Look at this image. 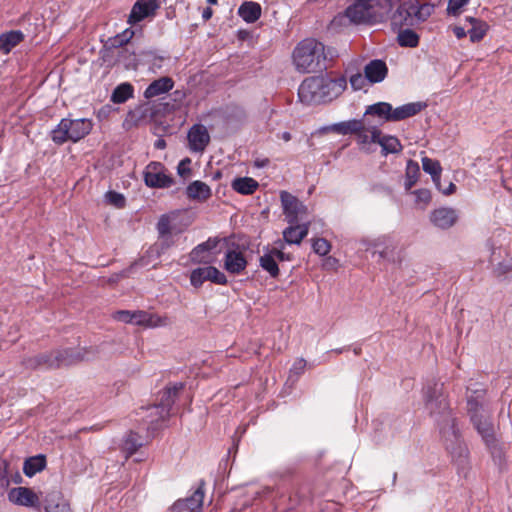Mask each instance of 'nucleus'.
Instances as JSON below:
<instances>
[{
  "label": "nucleus",
  "mask_w": 512,
  "mask_h": 512,
  "mask_svg": "<svg viewBox=\"0 0 512 512\" xmlns=\"http://www.w3.org/2000/svg\"><path fill=\"white\" fill-rule=\"evenodd\" d=\"M337 52L326 47L314 38L300 41L293 50L292 59L295 69L300 73H316L327 69V62L332 61Z\"/></svg>",
  "instance_id": "nucleus-1"
},
{
  "label": "nucleus",
  "mask_w": 512,
  "mask_h": 512,
  "mask_svg": "<svg viewBox=\"0 0 512 512\" xmlns=\"http://www.w3.org/2000/svg\"><path fill=\"white\" fill-rule=\"evenodd\" d=\"M98 354L97 347H84L77 350L63 349L30 356L23 361V364L29 369H56L80 361L94 360Z\"/></svg>",
  "instance_id": "nucleus-2"
},
{
  "label": "nucleus",
  "mask_w": 512,
  "mask_h": 512,
  "mask_svg": "<svg viewBox=\"0 0 512 512\" xmlns=\"http://www.w3.org/2000/svg\"><path fill=\"white\" fill-rule=\"evenodd\" d=\"M344 77L331 79L324 76H312L303 80L298 89V97L307 105L328 102L338 97L346 88Z\"/></svg>",
  "instance_id": "nucleus-3"
},
{
  "label": "nucleus",
  "mask_w": 512,
  "mask_h": 512,
  "mask_svg": "<svg viewBox=\"0 0 512 512\" xmlns=\"http://www.w3.org/2000/svg\"><path fill=\"white\" fill-rule=\"evenodd\" d=\"M442 384L433 383L424 389L425 406L431 415H439L442 420L440 431L446 441H458L459 431L455 419L451 417L447 399L442 391Z\"/></svg>",
  "instance_id": "nucleus-4"
},
{
  "label": "nucleus",
  "mask_w": 512,
  "mask_h": 512,
  "mask_svg": "<svg viewBox=\"0 0 512 512\" xmlns=\"http://www.w3.org/2000/svg\"><path fill=\"white\" fill-rule=\"evenodd\" d=\"M390 10V0H358L346 9V16L357 24H374L384 21Z\"/></svg>",
  "instance_id": "nucleus-5"
},
{
  "label": "nucleus",
  "mask_w": 512,
  "mask_h": 512,
  "mask_svg": "<svg viewBox=\"0 0 512 512\" xmlns=\"http://www.w3.org/2000/svg\"><path fill=\"white\" fill-rule=\"evenodd\" d=\"M92 127V120L87 118H63L51 131V139L57 145L68 141L78 142L91 132Z\"/></svg>",
  "instance_id": "nucleus-6"
},
{
  "label": "nucleus",
  "mask_w": 512,
  "mask_h": 512,
  "mask_svg": "<svg viewBox=\"0 0 512 512\" xmlns=\"http://www.w3.org/2000/svg\"><path fill=\"white\" fill-rule=\"evenodd\" d=\"M467 407L471 421L477 432L487 445L493 444L495 441L494 427L490 415L483 408V404L477 399L468 398Z\"/></svg>",
  "instance_id": "nucleus-7"
},
{
  "label": "nucleus",
  "mask_w": 512,
  "mask_h": 512,
  "mask_svg": "<svg viewBox=\"0 0 512 512\" xmlns=\"http://www.w3.org/2000/svg\"><path fill=\"white\" fill-rule=\"evenodd\" d=\"M183 387L184 385L182 383H176L163 390L159 403L151 408V420L149 423L152 429H157L159 422H163L169 418L170 409L179 391H181Z\"/></svg>",
  "instance_id": "nucleus-8"
},
{
  "label": "nucleus",
  "mask_w": 512,
  "mask_h": 512,
  "mask_svg": "<svg viewBox=\"0 0 512 512\" xmlns=\"http://www.w3.org/2000/svg\"><path fill=\"white\" fill-rule=\"evenodd\" d=\"M285 219L289 224H297L308 214V208L297 197L287 191L280 193Z\"/></svg>",
  "instance_id": "nucleus-9"
},
{
  "label": "nucleus",
  "mask_w": 512,
  "mask_h": 512,
  "mask_svg": "<svg viewBox=\"0 0 512 512\" xmlns=\"http://www.w3.org/2000/svg\"><path fill=\"white\" fill-rule=\"evenodd\" d=\"M143 175L146 186L150 188H169L174 183V179L166 174V168L160 162H150Z\"/></svg>",
  "instance_id": "nucleus-10"
},
{
  "label": "nucleus",
  "mask_w": 512,
  "mask_h": 512,
  "mask_svg": "<svg viewBox=\"0 0 512 512\" xmlns=\"http://www.w3.org/2000/svg\"><path fill=\"white\" fill-rule=\"evenodd\" d=\"M178 215V211H171L169 213L162 214L159 217L156 224V230L158 232L159 239H161V243L157 249L158 254L164 252L173 245V240L170 235L174 230V222Z\"/></svg>",
  "instance_id": "nucleus-11"
},
{
  "label": "nucleus",
  "mask_w": 512,
  "mask_h": 512,
  "mask_svg": "<svg viewBox=\"0 0 512 512\" xmlns=\"http://www.w3.org/2000/svg\"><path fill=\"white\" fill-rule=\"evenodd\" d=\"M207 280L219 285L227 283L225 274L214 266L197 268L191 272L190 282L194 287H200Z\"/></svg>",
  "instance_id": "nucleus-12"
},
{
  "label": "nucleus",
  "mask_w": 512,
  "mask_h": 512,
  "mask_svg": "<svg viewBox=\"0 0 512 512\" xmlns=\"http://www.w3.org/2000/svg\"><path fill=\"white\" fill-rule=\"evenodd\" d=\"M203 486L204 483L201 482L190 497L176 501L169 509V512H202L204 499Z\"/></svg>",
  "instance_id": "nucleus-13"
},
{
  "label": "nucleus",
  "mask_w": 512,
  "mask_h": 512,
  "mask_svg": "<svg viewBox=\"0 0 512 512\" xmlns=\"http://www.w3.org/2000/svg\"><path fill=\"white\" fill-rule=\"evenodd\" d=\"M9 500L17 505L25 507H33L40 510L41 501L40 497L30 488L17 487L13 488L8 493Z\"/></svg>",
  "instance_id": "nucleus-14"
},
{
  "label": "nucleus",
  "mask_w": 512,
  "mask_h": 512,
  "mask_svg": "<svg viewBox=\"0 0 512 512\" xmlns=\"http://www.w3.org/2000/svg\"><path fill=\"white\" fill-rule=\"evenodd\" d=\"M430 221L431 223L443 230H447L454 226L458 221L459 215L458 211L451 207H441L433 210L430 213Z\"/></svg>",
  "instance_id": "nucleus-15"
},
{
  "label": "nucleus",
  "mask_w": 512,
  "mask_h": 512,
  "mask_svg": "<svg viewBox=\"0 0 512 512\" xmlns=\"http://www.w3.org/2000/svg\"><path fill=\"white\" fill-rule=\"evenodd\" d=\"M189 148L193 152H202L210 142L207 128L202 124L193 125L188 132Z\"/></svg>",
  "instance_id": "nucleus-16"
},
{
  "label": "nucleus",
  "mask_w": 512,
  "mask_h": 512,
  "mask_svg": "<svg viewBox=\"0 0 512 512\" xmlns=\"http://www.w3.org/2000/svg\"><path fill=\"white\" fill-rule=\"evenodd\" d=\"M158 8V0H138L132 7L128 22L131 24L140 22L144 18L153 15Z\"/></svg>",
  "instance_id": "nucleus-17"
},
{
  "label": "nucleus",
  "mask_w": 512,
  "mask_h": 512,
  "mask_svg": "<svg viewBox=\"0 0 512 512\" xmlns=\"http://www.w3.org/2000/svg\"><path fill=\"white\" fill-rule=\"evenodd\" d=\"M44 512H72L70 504L64 499L60 491H51L46 493L41 501Z\"/></svg>",
  "instance_id": "nucleus-18"
},
{
  "label": "nucleus",
  "mask_w": 512,
  "mask_h": 512,
  "mask_svg": "<svg viewBox=\"0 0 512 512\" xmlns=\"http://www.w3.org/2000/svg\"><path fill=\"white\" fill-rule=\"evenodd\" d=\"M135 324L147 328L163 327L168 325V317L160 316L155 313H149L146 311H135Z\"/></svg>",
  "instance_id": "nucleus-19"
},
{
  "label": "nucleus",
  "mask_w": 512,
  "mask_h": 512,
  "mask_svg": "<svg viewBox=\"0 0 512 512\" xmlns=\"http://www.w3.org/2000/svg\"><path fill=\"white\" fill-rule=\"evenodd\" d=\"M247 260L242 252L237 250H228L225 254L224 268L231 274H240L245 270Z\"/></svg>",
  "instance_id": "nucleus-20"
},
{
  "label": "nucleus",
  "mask_w": 512,
  "mask_h": 512,
  "mask_svg": "<svg viewBox=\"0 0 512 512\" xmlns=\"http://www.w3.org/2000/svg\"><path fill=\"white\" fill-rule=\"evenodd\" d=\"M309 226V222L303 224H290L289 227L283 231V239L285 243L299 245L308 235Z\"/></svg>",
  "instance_id": "nucleus-21"
},
{
  "label": "nucleus",
  "mask_w": 512,
  "mask_h": 512,
  "mask_svg": "<svg viewBox=\"0 0 512 512\" xmlns=\"http://www.w3.org/2000/svg\"><path fill=\"white\" fill-rule=\"evenodd\" d=\"M365 78L371 83H379L385 79L388 73L387 65L382 60L370 61L364 69Z\"/></svg>",
  "instance_id": "nucleus-22"
},
{
  "label": "nucleus",
  "mask_w": 512,
  "mask_h": 512,
  "mask_svg": "<svg viewBox=\"0 0 512 512\" xmlns=\"http://www.w3.org/2000/svg\"><path fill=\"white\" fill-rule=\"evenodd\" d=\"M391 25L393 28H401L403 26H413L414 20L412 11H410V2H403L391 16Z\"/></svg>",
  "instance_id": "nucleus-23"
},
{
  "label": "nucleus",
  "mask_w": 512,
  "mask_h": 512,
  "mask_svg": "<svg viewBox=\"0 0 512 512\" xmlns=\"http://www.w3.org/2000/svg\"><path fill=\"white\" fill-rule=\"evenodd\" d=\"M425 107L426 105L421 102L407 103L395 109L391 106V122L401 121L412 117L418 114Z\"/></svg>",
  "instance_id": "nucleus-24"
},
{
  "label": "nucleus",
  "mask_w": 512,
  "mask_h": 512,
  "mask_svg": "<svg viewBox=\"0 0 512 512\" xmlns=\"http://www.w3.org/2000/svg\"><path fill=\"white\" fill-rule=\"evenodd\" d=\"M186 195L190 200L205 202L211 197L212 190L205 182L196 180L187 186Z\"/></svg>",
  "instance_id": "nucleus-25"
},
{
  "label": "nucleus",
  "mask_w": 512,
  "mask_h": 512,
  "mask_svg": "<svg viewBox=\"0 0 512 512\" xmlns=\"http://www.w3.org/2000/svg\"><path fill=\"white\" fill-rule=\"evenodd\" d=\"M174 86V81L170 77H161L154 80L144 91V97L151 99L170 91Z\"/></svg>",
  "instance_id": "nucleus-26"
},
{
  "label": "nucleus",
  "mask_w": 512,
  "mask_h": 512,
  "mask_svg": "<svg viewBox=\"0 0 512 512\" xmlns=\"http://www.w3.org/2000/svg\"><path fill=\"white\" fill-rule=\"evenodd\" d=\"M380 135L381 131L377 126L370 125L367 123L366 119H363L362 129L356 133L358 143L362 145L363 148L368 144L377 143Z\"/></svg>",
  "instance_id": "nucleus-27"
},
{
  "label": "nucleus",
  "mask_w": 512,
  "mask_h": 512,
  "mask_svg": "<svg viewBox=\"0 0 512 512\" xmlns=\"http://www.w3.org/2000/svg\"><path fill=\"white\" fill-rule=\"evenodd\" d=\"M24 39V35L19 30H12L0 35V51L3 54H8Z\"/></svg>",
  "instance_id": "nucleus-28"
},
{
  "label": "nucleus",
  "mask_w": 512,
  "mask_h": 512,
  "mask_svg": "<svg viewBox=\"0 0 512 512\" xmlns=\"http://www.w3.org/2000/svg\"><path fill=\"white\" fill-rule=\"evenodd\" d=\"M238 15L247 23L256 22L261 16L260 4L246 1L238 8Z\"/></svg>",
  "instance_id": "nucleus-29"
},
{
  "label": "nucleus",
  "mask_w": 512,
  "mask_h": 512,
  "mask_svg": "<svg viewBox=\"0 0 512 512\" xmlns=\"http://www.w3.org/2000/svg\"><path fill=\"white\" fill-rule=\"evenodd\" d=\"M409 2L414 24L425 21L434 10V6L428 3L420 4L417 0H409Z\"/></svg>",
  "instance_id": "nucleus-30"
},
{
  "label": "nucleus",
  "mask_w": 512,
  "mask_h": 512,
  "mask_svg": "<svg viewBox=\"0 0 512 512\" xmlns=\"http://www.w3.org/2000/svg\"><path fill=\"white\" fill-rule=\"evenodd\" d=\"M362 120L352 119L335 123L329 127V129L340 135L356 134L357 131L362 129Z\"/></svg>",
  "instance_id": "nucleus-31"
},
{
  "label": "nucleus",
  "mask_w": 512,
  "mask_h": 512,
  "mask_svg": "<svg viewBox=\"0 0 512 512\" xmlns=\"http://www.w3.org/2000/svg\"><path fill=\"white\" fill-rule=\"evenodd\" d=\"M231 187L236 192L242 194V195H250L253 194L257 188L259 187V184L256 180L250 177H240L236 178L232 181Z\"/></svg>",
  "instance_id": "nucleus-32"
},
{
  "label": "nucleus",
  "mask_w": 512,
  "mask_h": 512,
  "mask_svg": "<svg viewBox=\"0 0 512 512\" xmlns=\"http://www.w3.org/2000/svg\"><path fill=\"white\" fill-rule=\"evenodd\" d=\"M46 467V457L42 454L29 457L23 465V472L26 476L32 477Z\"/></svg>",
  "instance_id": "nucleus-33"
},
{
  "label": "nucleus",
  "mask_w": 512,
  "mask_h": 512,
  "mask_svg": "<svg viewBox=\"0 0 512 512\" xmlns=\"http://www.w3.org/2000/svg\"><path fill=\"white\" fill-rule=\"evenodd\" d=\"M391 104L387 102H378L370 105L365 111V116H377L382 122H391Z\"/></svg>",
  "instance_id": "nucleus-34"
},
{
  "label": "nucleus",
  "mask_w": 512,
  "mask_h": 512,
  "mask_svg": "<svg viewBox=\"0 0 512 512\" xmlns=\"http://www.w3.org/2000/svg\"><path fill=\"white\" fill-rule=\"evenodd\" d=\"M466 20L471 24V28L468 29V35L472 42H478L485 36L488 25L479 19L473 17H466Z\"/></svg>",
  "instance_id": "nucleus-35"
},
{
  "label": "nucleus",
  "mask_w": 512,
  "mask_h": 512,
  "mask_svg": "<svg viewBox=\"0 0 512 512\" xmlns=\"http://www.w3.org/2000/svg\"><path fill=\"white\" fill-rule=\"evenodd\" d=\"M422 167L426 173L431 175L432 180L437 188H440V178L442 172L440 162L425 156L422 158Z\"/></svg>",
  "instance_id": "nucleus-36"
},
{
  "label": "nucleus",
  "mask_w": 512,
  "mask_h": 512,
  "mask_svg": "<svg viewBox=\"0 0 512 512\" xmlns=\"http://www.w3.org/2000/svg\"><path fill=\"white\" fill-rule=\"evenodd\" d=\"M381 148L382 153L384 155H387L389 153L396 154L399 153L402 150V145L398 138L394 136H379V140L377 142Z\"/></svg>",
  "instance_id": "nucleus-37"
},
{
  "label": "nucleus",
  "mask_w": 512,
  "mask_h": 512,
  "mask_svg": "<svg viewBox=\"0 0 512 512\" xmlns=\"http://www.w3.org/2000/svg\"><path fill=\"white\" fill-rule=\"evenodd\" d=\"M420 168L417 162L408 160L405 170V189L410 190L418 181Z\"/></svg>",
  "instance_id": "nucleus-38"
},
{
  "label": "nucleus",
  "mask_w": 512,
  "mask_h": 512,
  "mask_svg": "<svg viewBox=\"0 0 512 512\" xmlns=\"http://www.w3.org/2000/svg\"><path fill=\"white\" fill-rule=\"evenodd\" d=\"M133 91V86L130 83H122L114 89L111 100L117 104L124 103L133 96Z\"/></svg>",
  "instance_id": "nucleus-39"
},
{
  "label": "nucleus",
  "mask_w": 512,
  "mask_h": 512,
  "mask_svg": "<svg viewBox=\"0 0 512 512\" xmlns=\"http://www.w3.org/2000/svg\"><path fill=\"white\" fill-rule=\"evenodd\" d=\"M260 266L269 273V275L273 278H276L279 275V268L276 262L275 256L268 251L264 253L260 259Z\"/></svg>",
  "instance_id": "nucleus-40"
},
{
  "label": "nucleus",
  "mask_w": 512,
  "mask_h": 512,
  "mask_svg": "<svg viewBox=\"0 0 512 512\" xmlns=\"http://www.w3.org/2000/svg\"><path fill=\"white\" fill-rule=\"evenodd\" d=\"M11 474L10 463L6 459L0 458V496L7 492L10 486L9 476Z\"/></svg>",
  "instance_id": "nucleus-41"
},
{
  "label": "nucleus",
  "mask_w": 512,
  "mask_h": 512,
  "mask_svg": "<svg viewBox=\"0 0 512 512\" xmlns=\"http://www.w3.org/2000/svg\"><path fill=\"white\" fill-rule=\"evenodd\" d=\"M398 43L402 47H416L419 43V36L411 29H405L398 34Z\"/></svg>",
  "instance_id": "nucleus-42"
},
{
  "label": "nucleus",
  "mask_w": 512,
  "mask_h": 512,
  "mask_svg": "<svg viewBox=\"0 0 512 512\" xmlns=\"http://www.w3.org/2000/svg\"><path fill=\"white\" fill-rule=\"evenodd\" d=\"M143 443L140 441V436L137 433L129 432L123 442V450L128 456L134 454Z\"/></svg>",
  "instance_id": "nucleus-43"
},
{
  "label": "nucleus",
  "mask_w": 512,
  "mask_h": 512,
  "mask_svg": "<svg viewBox=\"0 0 512 512\" xmlns=\"http://www.w3.org/2000/svg\"><path fill=\"white\" fill-rule=\"evenodd\" d=\"M312 248L316 254L324 256L330 252L331 245L326 239L317 238L313 241Z\"/></svg>",
  "instance_id": "nucleus-44"
},
{
  "label": "nucleus",
  "mask_w": 512,
  "mask_h": 512,
  "mask_svg": "<svg viewBox=\"0 0 512 512\" xmlns=\"http://www.w3.org/2000/svg\"><path fill=\"white\" fill-rule=\"evenodd\" d=\"M105 198L108 203L114 205L115 207L122 208L125 205V197L121 193L108 191L105 195Z\"/></svg>",
  "instance_id": "nucleus-45"
},
{
  "label": "nucleus",
  "mask_w": 512,
  "mask_h": 512,
  "mask_svg": "<svg viewBox=\"0 0 512 512\" xmlns=\"http://www.w3.org/2000/svg\"><path fill=\"white\" fill-rule=\"evenodd\" d=\"M120 60L126 61V66L136 65L137 59L134 51H130L128 47H124L119 51L118 55Z\"/></svg>",
  "instance_id": "nucleus-46"
},
{
  "label": "nucleus",
  "mask_w": 512,
  "mask_h": 512,
  "mask_svg": "<svg viewBox=\"0 0 512 512\" xmlns=\"http://www.w3.org/2000/svg\"><path fill=\"white\" fill-rule=\"evenodd\" d=\"M190 164H191L190 158H184L179 162V164L177 166V173L179 174V176H181L184 179H186L190 176V174H191Z\"/></svg>",
  "instance_id": "nucleus-47"
},
{
  "label": "nucleus",
  "mask_w": 512,
  "mask_h": 512,
  "mask_svg": "<svg viewBox=\"0 0 512 512\" xmlns=\"http://www.w3.org/2000/svg\"><path fill=\"white\" fill-rule=\"evenodd\" d=\"M416 202L426 206L431 201V192L428 189H418L414 191Z\"/></svg>",
  "instance_id": "nucleus-48"
},
{
  "label": "nucleus",
  "mask_w": 512,
  "mask_h": 512,
  "mask_svg": "<svg viewBox=\"0 0 512 512\" xmlns=\"http://www.w3.org/2000/svg\"><path fill=\"white\" fill-rule=\"evenodd\" d=\"M468 2L469 0H449L447 11L449 14L457 15L459 13V10Z\"/></svg>",
  "instance_id": "nucleus-49"
},
{
  "label": "nucleus",
  "mask_w": 512,
  "mask_h": 512,
  "mask_svg": "<svg viewBox=\"0 0 512 512\" xmlns=\"http://www.w3.org/2000/svg\"><path fill=\"white\" fill-rule=\"evenodd\" d=\"M220 242V239L217 238V237H213V238H209L207 241L199 244L196 246V250H204L205 252H208L214 248L217 247V245L219 244Z\"/></svg>",
  "instance_id": "nucleus-50"
},
{
  "label": "nucleus",
  "mask_w": 512,
  "mask_h": 512,
  "mask_svg": "<svg viewBox=\"0 0 512 512\" xmlns=\"http://www.w3.org/2000/svg\"><path fill=\"white\" fill-rule=\"evenodd\" d=\"M134 316H135V311L131 312V311H127V310H121V311L116 312V318L119 321H122L124 323L135 324Z\"/></svg>",
  "instance_id": "nucleus-51"
},
{
  "label": "nucleus",
  "mask_w": 512,
  "mask_h": 512,
  "mask_svg": "<svg viewBox=\"0 0 512 512\" xmlns=\"http://www.w3.org/2000/svg\"><path fill=\"white\" fill-rule=\"evenodd\" d=\"M365 80V76H362L360 73H356L350 77V84L354 90H360L363 88Z\"/></svg>",
  "instance_id": "nucleus-52"
},
{
  "label": "nucleus",
  "mask_w": 512,
  "mask_h": 512,
  "mask_svg": "<svg viewBox=\"0 0 512 512\" xmlns=\"http://www.w3.org/2000/svg\"><path fill=\"white\" fill-rule=\"evenodd\" d=\"M204 250H196V247H194L190 253L191 261L194 263H207L208 260L205 256Z\"/></svg>",
  "instance_id": "nucleus-53"
},
{
  "label": "nucleus",
  "mask_w": 512,
  "mask_h": 512,
  "mask_svg": "<svg viewBox=\"0 0 512 512\" xmlns=\"http://www.w3.org/2000/svg\"><path fill=\"white\" fill-rule=\"evenodd\" d=\"M305 367H306V361L303 358L297 359L291 368V372L299 375V374L303 373Z\"/></svg>",
  "instance_id": "nucleus-54"
},
{
  "label": "nucleus",
  "mask_w": 512,
  "mask_h": 512,
  "mask_svg": "<svg viewBox=\"0 0 512 512\" xmlns=\"http://www.w3.org/2000/svg\"><path fill=\"white\" fill-rule=\"evenodd\" d=\"M269 251L273 254V256H275L276 260H279V261L290 260V257L288 255H286L281 249L273 248Z\"/></svg>",
  "instance_id": "nucleus-55"
},
{
  "label": "nucleus",
  "mask_w": 512,
  "mask_h": 512,
  "mask_svg": "<svg viewBox=\"0 0 512 512\" xmlns=\"http://www.w3.org/2000/svg\"><path fill=\"white\" fill-rule=\"evenodd\" d=\"M453 32L458 39H461L468 34V30L466 31L464 27L460 26H455Z\"/></svg>",
  "instance_id": "nucleus-56"
},
{
  "label": "nucleus",
  "mask_w": 512,
  "mask_h": 512,
  "mask_svg": "<svg viewBox=\"0 0 512 512\" xmlns=\"http://www.w3.org/2000/svg\"><path fill=\"white\" fill-rule=\"evenodd\" d=\"M438 189L440 191H442L443 194L450 195V194L454 193V191L456 189V186L453 183L450 182L447 188H442L440 186V188H438Z\"/></svg>",
  "instance_id": "nucleus-57"
},
{
  "label": "nucleus",
  "mask_w": 512,
  "mask_h": 512,
  "mask_svg": "<svg viewBox=\"0 0 512 512\" xmlns=\"http://www.w3.org/2000/svg\"><path fill=\"white\" fill-rule=\"evenodd\" d=\"M213 15V10L210 8V7H207L203 10V13H202V18L205 20V21H208Z\"/></svg>",
  "instance_id": "nucleus-58"
},
{
  "label": "nucleus",
  "mask_w": 512,
  "mask_h": 512,
  "mask_svg": "<svg viewBox=\"0 0 512 512\" xmlns=\"http://www.w3.org/2000/svg\"><path fill=\"white\" fill-rule=\"evenodd\" d=\"M268 163H269V160L267 158L255 160V166H257L259 168H263V167L267 166Z\"/></svg>",
  "instance_id": "nucleus-59"
},
{
  "label": "nucleus",
  "mask_w": 512,
  "mask_h": 512,
  "mask_svg": "<svg viewBox=\"0 0 512 512\" xmlns=\"http://www.w3.org/2000/svg\"><path fill=\"white\" fill-rule=\"evenodd\" d=\"M155 147L157 149H164L166 147V142L165 140L163 139H158L156 142H155Z\"/></svg>",
  "instance_id": "nucleus-60"
},
{
  "label": "nucleus",
  "mask_w": 512,
  "mask_h": 512,
  "mask_svg": "<svg viewBox=\"0 0 512 512\" xmlns=\"http://www.w3.org/2000/svg\"><path fill=\"white\" fill-rule=\"evenodd\" d=\"M282 139L286 142L289 141L291 139V134L289 132H284L282 134Z\"/></svg>",
  "instance_id": "nucleus-61"
},
{
  "label": "nucleus",
  "mask_w": 512,
  "mask_h": 512,
  "mask_svg": "<svg viewBox=\"0 0 512 512\" xmlns=\"http://www.w3.org/2000/svg\"><path fill=\"white\" fill-rule=\"evenodd\" d=\"M22 481V477L19 473H16L15 475V478H14V482L15 483H20Z\"/></svg>",
  "instance_id": "nucleus-62"
},
{
  "label": "nucleus",
  "mask_w": 512,
  "mask_h": 512,
  "mask_svg": "<svg viewBox=\"0 0 512 512\" xmlns=\"http://www.w3.org/2000/svg\"><path fill=\"white\" fill-rule=\"evenodd\" d=\"M207 2L211 5H216L218 3V0H207Z\"/></svg>",
  "instance_id": "nucleus-63"
},
{
  "label": "nucleus",
  "mask_w": 512,
  "mask_h": 512,
  "mask_svg": "<svg viewBox=\"0 0 512 512\" xmlns=\"http://www.w3.org/2000/svg\"><path fill=\"white\" fill-rule=\"evenodd\" d=\"M115 42H118L120 45H122L124 43L123 40H118V39H115Z\"/></svg>",
  "instance_id": "nucleus-64"
}]
</instances>
